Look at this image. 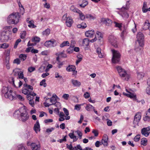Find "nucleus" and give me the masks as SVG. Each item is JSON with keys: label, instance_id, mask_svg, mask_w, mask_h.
I'll return each mask as SVG.
<instances>
[{"label": "nucleus", "instance_id": "f257e3e1", "mask_svg": "<svg viewBox=\"0 0 150 150\" xmlns=\"http://www.w3.org/2000/svg\"><path fill=\"white\" fill-rule=\"evenodd\" d=\"M1 95L11 100L16 99V98L21 101L24 100V98L18 94L16 95L13 92L11 88L8 86L3 87L1 90Z\"/></svg>", "mask_w": 150, "mask_h": 150}, {"label": "nucleus", "instance_id": "f03ea898", "mask_svg": "<svg viewBox=\"0 0 150 150\" xmlns=\"http://www.w3.org/2000/svg\"><path fill=\"white\" fill-rule=\"evenodd\" d=\"M13 116L23 122L27 121L29 118V115L26 110L24 108H21L16 110L13 114Z\"/></svg>", "mask_w": 150, "mask_h": 150}, {"label": "nucleus", "instance_id": "7ed1b4c3", "mask_svg": "<svg viewBox=\"0 0 150 150\" xmlns=\"http://www.w3.org/2000/svg\"><path fill=\"white\" fill-rule=\"evenodd\" d=\"M20 16L18 12L11 14L7 18V22L9 24H16L19 22Z\"/></svg>", "mask_w": 150, "mask_h": 150}, {"label": "nucleus", "instance_id": "20e7f679", "mask_svg": "<svg viewBox=\"0 0 150 150\" xmlns=\"http://www.w3.org/2000/svg\"><path fill=\"white\" fill-rule=\"evenodd\" d=\"M116 68L119 75L122 79L126 81L129 80L130 75L127 71L120 66L117 67Z\"/></svg>", "mask_w": 150, "mask_h": 150}, {"label": "nucleus", "instance_id": "39448f33", "mask_svg": "<svg viewBox=\"0 0 150 150\" xmlns=\"http://www.w3.org/2000/svg\"><path fill=\"white\" fill-rule=\"evenodd\" d=\"M23 88L22 90V93L25 95H27V98L28 100L30 99H33V98L30 94V93L32 92L33 88L30 85L25 83L23 85Z\"/></svg>", "mask_w": 150, "mask_h": 150}, {"label": "nucleus", "instance_id": "423d86ee", "mask_svg": "<svg viewBox=\"0 0 150 150\" xmlns=\"http://www.w3.org/2000/svg\"><path fill=\"white\" fill-rule=\"evenodd\" d=\"M9 35L10 32L8 30L0 31V41L2 42H7L10 38Z\"/></svg>", "mask_w": 150, "mask_h": 150}, {"label": "nucleus", "instance_id": "0eeeda50", "mask_svg": "<svg viewBox=\"0 0 150 150\" xmlns=\"http://www.w3.org/2000/svg\"><path fill=\"white\" fill-rule=\"evenodd\" d=\"M137 41L138 42L140 47H141V48L139 47H137V48L135 47V50L137 51L142 49V47L144 45V36L142 32H139L137 35Z\"/></svg>", "mask_w": 150, "mask_h": 150}, {"label": "nucleus", "instance_id": "6e6552de", "mask_svg": "<svg viewBox=\"0 0 150 150\" xmlns=\"http://www.w3.org/2000/svg\"><path fill=\"white\" fill-rule=\"evenodd\" d=\"M129 2V1H127L126 6H123L121 8H117L120 10L118 12V13L124 19H126L129 17V15L127 12V10L129 8V6H127L128 3Z\"/></svg>", "mask_w": 150, "mask_h": 150}, {"label": "nucleus", "instance_id": "1a4fd4ad", "mask_svg": "<svg viewBox=\"0 0 150 150\" xmlns=\"http://www.w3.org/2000/svg\"><path fill=\"white\" fill-rule=\"evenodd\" d=\"M111 51L112 53V62L113 63H118L120 60V54L118 51L114 50H112Z\"/></svg>", "mask_w": 150, "mask_h": 150}, {"label": "nucleus", "instance_id": "9d476101", "mask_svg": "<svg viewBox=\"0 0 150 150\" xmlns=\"http://www.w3.org/2000/svg\"><path fill=\"white\" fill-rule=\"evenodd\" d=\"M150 127L149 126L142 128L141 130L142 134L145 137H148L150 133Z\"/></svg>", "mask_w": 150, "mask_h": 150}, {"label": "nucleus", "instance_id": "9b49d317", "mask_svg": "<svg viewBox=\"0 0 150 150\" xmlns=\"http://www.w3.org/2000/svg\"><path fill=\"white\" fill-rule=\"evenodd\" d=\"M116 39V38L112 35H110L108 38V40L115 47H117Z\"/></svg>", "mask_w": 150, "mask_h": 150}, {"label": "nucleus", "instance_id": "f8f14e48", "mask_svg": "<svg viewBox=\"0 0 150 150\" xmlns=\"http://www.w3.org/2000/svg\"><path fill=\"white\" fill-rule=\"evenodd\" d=\"M141 118V113L140 112L137 113L134 116L133 124L137 125L140 120Z\"/></svg>", "mask_w": 150, "mask_h": 150}, {"label": "nucleus", "instance_id": "ddd939ff", "mask_svg": "<svg viewBox=\"0 0 150 150\" xmlns=\"http://www.w3.org/2000/svg\"><path fill=\"white\" fill-rule=\"evenodd\" d=\"M44 45L46 47H51L56 45V41L54 40H50L46 41L44 43Z\"/></svg>", "mask_w": 150, "mask_h": 150}, {"label": "nucleus", "instance_id": "4468645a", "mask_svg": "<svg viewBox=\"0 0 150 150\" xmlns=\"http://www.w3.org/2000/svg\"><path fill=\"white\" fill-rule=\"evenodd\" d=\"M108 136L104 134L103 136V138L101 140V143L102 144H103L105 146H107L108 144Z\"/></svg>", "mask_w": 150, "mask_h": 150}, {"label": "nucleus", "instance_id": "2eb2a0df", "mask_svg": "<svg viewBox=\"0 0 150 150\" xmlns=\"http://www.w3.org/2000/svg\"><path fill=\"white\" fill-rule=\"evenodd\" d=\"M34 129L35 132L38 133L40 131V125L38 120H37L36 123L34 124Z\"/></svg>", "mask_w": 150, "mask_h": 150}, {"label": "nucleus", "instance_id": "dca6fc26", "mask_svg": "<svg viewBox=\"0 0 150 150\" xmlns=\"http://www.w3.org/2000/svg\"><path fill=\"white\" fill-rule=\"evenodd\" d=\"M28 145H30L31 149L33 150H38V149L40 148V146L39 144H36L35 143H32L30 144L29 142L27 143Z\"/></svg>", "mask_w": 150, "mask_h": 150}, {"label": "nucleus", "instance_id": "f3484780", "mask_svg": "<svg viewBox=\"0 0 150 150\" xmlns=\"http://www.w3.org/2000/svg\"><path fill=\"white\" fill-rule=\"evenodd\" d=\"M10 59V57L9 56H7L6 57V59L4 62V65L6 66V68L8 69H10V66L9 62V60Z\"/></svg>", "mask_w": 150, "mask_h": 150}, {"label": "nucleus", "instance_id": "a211bd4d", "mask_svg": "<svg viewBox=\"0 0 150 150\" xmlns=\"http://www.w3.org/2000/svg\"><path fill=\"white\" fill-rule=\"evenodd\" d=\"M123 94L124 95L133 99L134 100H136V95L134 93L129 92V93H123Z\"/></svg>", "mask_w": 150, "mask_h": 150}, {"label": "nucleus", "instance_id": "6ab92c4d", "mask_svg": "<svg viewBox=\"0 0 150 150\" xmlns=\"http://www.w3.org/2000/svg\"><path fill=\"white\" fill-rule=\"evenodd\" d=\"M101 21L108 26L111 24L112 23L111 20L108 18H102L101 19Z\"/></svg>", "mask_w": 150, "mask_h": 150}, {"label": "nucleus", "instance_id": "aec40b11", "mask_svg": "<svg viewBox=\"0 0 150 150\" xmlns=\"http://www.w3.org/2000/svg\"><path fill=\"white\" fill-rule=\"evenodd\" d=\"M71 81L72 84L74 86L79 87L81 85V83L77 80L72 79Z\"/></svg>", "mask_w": 150, "mask_h": 150}, {"label": "nucleus", "instance_id": "412c9836", "mask_svg": "<svg viewBox=\"0 0 150 150\" xmlns=\"http://www.w3.org/2000/svg\"><path fill=\"white\" fill-rule=\"evenodd\" d=\"M94 34V30H88L85 32V35L88 37H92Z\"/></svg>", "mask_w": 150, "mask_h": 150}, {"label": "nucleus", "instance_id": "4be33fe9", "mask_svg": "<svg viewBox=\"0 0 150 150\" xmlns=\"http://www.w3.org/2000/svg\"><path fill=\"white\" fill-rule=\"evenodd\" d=\"M68 135L71 139H73L74 142L76 141L78 139V137L74 135V132L69 133Z\"/></svg>", "mask_w": 150, "mask_h": 150}, {"label": "nucleus", "instance_id": "5701e85b", "mask_svg": "<svg viewBox=\"0 0 150 150\" xmlns=\"http://www.w3.org/2000/svg\"><path fill=\"white\" fill-rule=\"evenodd\" d=\"M73 22V20L70 17H68V19L65 21L66 25L69 27L71 26Z\"/></svg>", "mask_w": 150, "mask_h": 150}, {"label": "nucleus", "instance_id": "b1692460", "mask_svg": "<svg viewBox=\"0 0 150 150\" xmlns=\"http://www.w3.org/2000/svg\"><path fill=\"white\" fill-rule=\"evenodd\" d=\"M103 34L100 32L97 31L96 32L95 37L97 38L99 40H100L103 38Z\"/></svg>", "mask_w": 150, "mask_h": 150}, {"label": "nucleus", "instance_id": "393cba45", "mask_svg": "<svg viewBox=\"0 0 150 150\" xmlns=\"http://www.w3.org/2000/svg\"><path fill=\"white\" fill-rule=\"evenodd\" d=\"M76 69V67L74 65H69L66 68V70L68 71L69 72L75 70Z\"/></svg>", "mask_w": 150, "mask_h": 150}, {"label": "nucleus", "instance_id": "a878e982", "mask_svg": "<svg viewBox=\"0 0 150 150\" xmlns=\"http://www.w3.org/2000/svg\"><path fill=\"white\" fill-rule=\"evenodd\" d=\"M55 97H57L55 94H53L52 97L50 98V101L52 105L54 104L56 102V99Z\"/></svg>", "mask_w": 150, "mask_h": 150}, {"label": "nucleus", "instance_id": "bb28decb", "mask_svg": "<svg viewBox=\"0 0 150 150\" xmlns=\"http://www.w3.org/2000/svg\"><path fill=\"white\" fill-rule=\"evenodd\" d=\"M63 110L66 115L65 116V119L66 120H69L70 118V117L69 116V112L68 110L66 108H63Z\"/></svg>", "mask_w": 150, "mask_h": 150}, {"label": "nucleus", "instance_id": "cd10ccee", "mask_svg": "<svg viewBox=\"0 0 150 150\" xmlns=\"http://www.w3.org/2000/svg\"><path fill=\"white\" fill-rule=\"evenodd\" d=\"M70 10L73 12L79 13L80 10L76 8L74 6H71L70 8Z\"/></svg>", "mask_w": 150, "mask_h": 150}, {"label": "nucleus", "instance_id": "c85d7f7f", "mask_svg": "<svg viewBox=\"0 0 150 150\" xmlns=\"http://www.w3.org/2000/svg\"><path fill=\"white\" fill-rule=\"evenodd\" d=\"M85 108L88 111H91L94 108V107L90 104H87Z\"/></svg>", "mask_w": 150, "mask_h": 150}, {"label": "nucleus", "instance_id": "c756f323", "mask_svg": "<svg viewBox=\"0 0 150 150\" xmlns=\"http://www.w3.org/2000/svg\"><path fill=\"white\" fill-rule=\"evenodd\" d=\"M89 40L88 38H85L83 39L82 42V45L84 46H87L89 44Z\"/></svg>", "mask_w": 150, "mask_h": 150}, {"label": "nucleus", "instance_id": "7c9ffc66", "mask_svg": "<svg viewBox=\"0 0 150 150\" xmlns=\"http://www.w3.org/2000/svg\"><path fill=\"white\" fill-rule=\"evenodd\" d=\"M96 52L98 53V56L100 58L103 57V55L101 52V50L100 47H98L96 49Z\"/></svg>", "mask_w": 150, "mask_h": 150}, {"label": "nucleus", "instance_id": "2f4dec72", "mask_svg": "<svg viewBox=\"0 0 150 150\" xmlns=\"http://www.w3.org/2000/svg\"><path fill=\"white\" fill-rule=\"evenodd\" d=\"M50 29L49 28H47L43 31L42 33L44 36H47L50 34Z\"/></svg>", "mask_w": 150, "mask_h": 150}, {"label": "nucleus", "instance_id": "473e14b6", "mask_svg": "<svg viewBox=\"0 0 150 150\" xmlns=\"http://www.w3.org/2000/svg\"><path fill=\"white\" fill-rule=\"evenodd\" d=\"M70 43L68 41H65L62 42L60 45L61 47H63L66 46H69Z\"/></svg>", "mask_w": 150, "mask_h": 150}, {"label": "nucleus", "instance_id": "72a5a7b5", "mask_svg": "<svg viewBox=\"0 0 150 150\" xmlns=\"http://www.w3.org/2000/svg\"><path fill=\"white\" fill-rule=\"evenodd\" d=\"M87 27V25L85 23H82L80 24L77 25V27L79 28L83 29Z\"/></svg>", "mask_w": 150, "mask_h": 150}, {"label": "nucleus", "instance_id": "f704fd0d", "mask_svg": "<svg viewBox=\"0 0 150 150\" xmlns=\"http://www.w3.org/2000/svg\"><path fill=\"white\" fill-rule=\"evenodd\" d=\"M150 115L149 114L148 112H147L146 115L145 117H144L143 119L144 121L149 122L150 120Z\"/></svg>", "mask_w": 150, "mask_h": 150}, {"label": "nucleus", "instance_id": "c9c22d12", "mask_svg": "<svg viewBox=\"0 0 150 150\" xmlns=\"http://www.w3.org/2000/svg\"><path fill=\"white\" fill-rule=\"evenodd\" d=\"M147 4L146 2H144L143 4V5L142 8V11L144 13H146L147 12Z\"/></svg>", "mask_w": 150, "mask_h": 150}, {"label": "nucleus", "instance_id": "e433bc0d", "mask_svg": "<svg viewBox=\"0 0 150 150\" xmlns=\"http://www.w3.org/2000/svg\"><path fill=\"white\" fill-rule=\"evenodd\" d=\"M82 3L79 5L80 7L82 8H84L86 6H87L88 4V2L86 0H83Z\"/></svg>", "mask_w": 150, "mask_h": 150}, {"label": "nucleus", "instance_id": "4c0bfd02", "mask_svg": "<svg viewBox=\"0 0 150 150\" xmlns=\"http://www.w3.org/2000/svg\"><path fill=\"white\" fill-rule=\"evenodd\" d=\"M127 33V32L125 28L121 33L120 36L122 39H124Z\"/></svg>", "mask_w": 150, "mask_h": 150}, {"label": "nucleus", "instance_id": "58836bf2", "mask_svg": "<svg viewBox=\"0 0 150 150\" xmlns=\"http://www.w3.org/2000/svg\"><path fill=\"white\" fill-rule=\"evenodd\" d=\"M113 23L115 27L118 28L120 30H122L121 27L122 26V23H119L116 21H114Z\"/></svg>", "mask_w": 150, "mask_h": 150}, {"label": "nucleus", "instance_id": "ea45409f", "mask_svg": "<svg viewBox=\"0 0 150 150\" xmlns=\"http://www.w3.org/2000/svg\"><path fill=\"white\" fill-rule=\"evenodd\" d=\"M29 24L28 25V26L30 28H35L36 27V26L34 24V22L33 21H29Z\"/></svg>", "mask_w": 150, "mask_h": 150}, {"label": "nucleus", "instance_id": "a19ab883", "mask_svg": "<svg viewBox=\"0 0 150 150\" xmlns=\"http://www.w3.org/2000/svg\"><path fill=\"white\" fill-rule=\"evenodd\" d=\"M57 67L58 69H60L62 68L64 64V62H57Z\"/></svg>", "mask_w": 150, "mask_h": 150}, {"label": "nucleus", "instance_id": "79ce46f5", "mask_svg": "<svg viewBox=\"0 0 150 150\" xmlns=\"http://www.w3.org/2000/svg\"><path fill=\"white\" fill-rule=\"evenodd\" d=\"M149 25H150V23L149 22V21L148 20H147L144 23V26L143 27V29L145 30H146L147 29H145L144 28L148 27V26H149Z\"/></svg>", "mask_w": 150, "mask_h": 150}, {"label": "nucleus", "instance_id": "37998d69", "mask_svg": "<svg viewBox=\"0 0 150 150\" xmlns=\"http://www.w3.org/2000/svg\"><path fill=\"white\" fill-rule=\"evenodd\" d=\"M144 73L143 72H141L138 73L137 78L139 79L142 78L144 76Z\"/></svg>", "mask_w": 150, "mask_h": 150}, {"label": "nucleus", "instance_id": "c03bdc74", "mask_svg": "<svg viewBox=\"0 0 150 150\" xmlns=\"http://www.w3.org/2000/svg\"><path fill=\"white\" fill-rule=\"evenodd\" d=\"M79 14V17L80 19L82 20H84L86 18V16H85L82 13V12L80 11V12L79 13H78Z\"/></svg>", "mask_w": 150, "mask_h": 150}, {"label": "nucleus", "instance_id": "a18cd8bd", "mask_svg": "<svg viewBox=\"0 0 150 150\" xmlns=\"http://www.w3.org/2000/svg\"><path fill=\"white\" fill-rule=\"evenodd\" d=\"M26 35V32L25 31H23L20 33V38L22 39H24Z\"/></svg>", "mask_w": 150, "mask_h": 150}, {"label": "nucleus", "instance_id": "49530a36", "mask_svg": "<svg viewBox=\"0 0 150 150\" xmlns=\"http://www.w3.org/2000/svg\"><path fill=\"white\" fill-rule=\"evenodd\" d=\"M40 41V38L38 37H35L33 38L32 39V42H39Z\"/></svg>", "mask_w": 150, "mask_h": 150}, {"label": "nucleus", "instance_id": "de8ad7c7", "mask_svg": "<svg viewBox=\"0 0 150 150\" xmlns=\"http://www.w3.org/2000/svg\"><path fill=\"white\" fill-rule=\"evenodd\" d=\"M19 58L21 60L24 61L26 59V56L24 54H21L19 56Z\"/></svg>", "mask_w": 150, "mask_h": 150}, {"label": "nucleus", "instance_id": "09e8293b", "mask_svg": "<svg viewBox=\"0 0 150 150\" xmlns=\"http://www.w3.org/2000/svg\"><path fill=\"white\" fill-rule=\"evenodd\" d=\"M83 104H76L75 105L74 109L77 111L79 110L81 108V105Z\"/></svg>", "mask_w": 150, "mask_h": 150}, {"label": "nucleus", "instance_id": "8fccbe9b", "mask_svg": "<svg viewBox=\"0 0 150 150\" xmlns=\"http://www.w3.org/2000/svg\"><path fill=\"white\" fill-rule=\"evenodd\" d=\"M64 52H59L57 53V54L60 56V57H67V55Z\"/></svg>", "mask_w": 150, "mask_h": 150}, {"label": "nucleus", "instance_id": "3c124183", "mask_svg": "<svg viewBox=\"0 0 150 150\" xmlns=\"http://www.w3.org/2000/svg\"><path fill=\"white\" fill-rule=\"evenodd\" d=\"M75 132L78 135L79 139H81L82 136V133L79 130H77L75 131Z\"/></svg>", "mask_w": 150, "mask_h": 150}, {"label": "nucleus", "instance_id": "603ef678", "mask_svg": "<svg viewBox=\"0 0 150 150\" xmlns=\"http://www.w3.org/2000/svg\"><path fill=\"white\" fill-rule=\"evenodd\" d=\"M46 67L45 66H42L40 67L38 69V71L39 72L41 73L45 71Z\"/></svg>", "mask_w": 150, "mask_h": 150}, {"label": "nucleus", "instance_id": "864d4df0", "mask_svg": "<svg viewBox=\"0 0 150 150\" xmlns=\"http://www.w3.org/2000/svg\"><path fill=\"white\" fill-rule=\"evenodd\" d=\"M67 137V135L65 136H63V138L62 139H59L57 140L58 142H59L60 143L63 142H66L67 141L66 137Z\"/></svg>", "mask_w": 150, "mask_h": 150}, {"label": "nucleus", "instance_id": "5fc2aeb1", "mask_svg": "<svg viewBox=\"0 0 150 150\" xmlns=\"http://www.w3.org/2000/svg\"><path fill=\"white\" fill-rule=\"evenodd\" d=\"M86 18H89L90 19H94L96 18L95 16H93L91 14H86Z\"/></svg>", "mask_w": 150, "mask_h": 150}, {"label": "nucleus", "instance_id": "6e6d98bb", "mask_svg": "<svg viewBox=\"0 0 150 150\" xmlns=\"http://www.w3.org/2000/svg\"><path fill=\"white\" fill-rule=\"evenodd\" d=\"M18 150H27L25 147L22 144L19 145L18 146Z\"/></svg>", "mask_w": 150, "mask_h": 150}, {"label": "nucleus", "instance_id": "4d7b16f0", "mask_svg": "<svg viewBox=\"0 0 150 150\" xmlns=\"http://www.w3.org/2000/svg\"><path fill=\"white\" fill-rule=\"evenodd\" d=\"M46 80L45 79H43L42 81L40 82V86H43L45 87L47 85L45 83Z\"/></svg>", "mask_w": 150, "mask_h": 150}, {"label": "nucleus", "instance_id": "13d9d810", "mask_svg": "<svg viewBox=\"0 0 150 150\" xmlns=\"http://www.w3.org/2000/svg\"><path fill=\"white\" fill-rule=\"evenodd\" d=\"M18 77L20 79H23L24 78V74L23 72L20 71L18 74Z\"/></svg>", "mask_w": 150, "mask_h": 150}, {"label": "nucleus", "instance_id": "bf43d9fd", "mask_svg": "<svg viewBox=\"0 0 150 150\" xmlns=\"http://www.w3.org/2000/svg\"><path fill=\"white\" fill-rule=\"evenodd\" d=\"M8 47V45L6 43H4L0 45V48H6Z\"/></svg>", "mask_w": 150, "mask_h": 150}, {"label": "nucleus", "instance_id": "052dcab7", "mask_svg": "<svg viewBox=\"0 0 150 150\" xmlns=\"http://www.w3.org/2000/svg\"><path fill=\"white\" fill-rule=\"evenodd\" d=\"M10 83L12 84L15 87H16V85L14 84V80L13 77H11L9 80Z\"/></svg>", "mask_w": 150, "mask_h": 150}, {"label": "nucleus", "instance_id": "680f3d73", "mask_svg": "<svg viewBox=\"0 0 150 150\" xmlns=\"http://www.w3.org/2000/svg\"><path fill=\"white\" fill-rule=\"evenodd\" d=\"M147 143V141L146 139H142L141 142V144L143 145L144 146L146 145Z\"/></svg>", "mask_w": 150, "mask_h": 150}, {"label": "nucleus", "instance_id": "e2e57ef3", "mask_svg": "<svg viewBox=\"0 0 150 150\" xmlns=\"http://www.w3.org/2000/svg\"><path fill=\"white\" fill-rule=\"evenodd\" d=\"M49 53V52L48 50H45L41 52V54L42 55H47Z\"/></svg>", "mask_w": 150, "mask_h": 150}, {"label": "nucleus", "instance_id": "0e129e2a", "mask_svg": "<svg viewBox=\"0 0 150 150\" xmlns=\"http://www.w3.org/2000/svg\"><path fill=\"white\" fill-rule=\"evenodd\" d=\"M21 41V40L20 39H19L17 40L16 42L15 45H14V48H16L17 47V45H18L19 43Z\"/></svg>", "mask_w": 150, "mask_h": 150}, {"label": "nucleus", "instance_id": "69168bd1", "mask_svg": "<svg viewBox=\"0 0 150 150\" xmlns=\"http://www.w3.org/2000/svg\"><path fill=\"white\" fill-rule=\"evenodd\" d=\"M52 67V64H49L47 65V68L45 69V71L46 72H47L49 71L50 69Z\"/></svg>", "mask_w": 150, "mask_h": 150}, {"label": "nucleus", "instance_id": "338daca9", "mask_svg": "<svg viewBox=\"0 0 150 150\" xmlns=\"http://www.w3.org/2000/svg\"><path fill=\"white\" fill-rule=\"evenodd\" d=\"M29 103L32 107H33L35 105V102L33 99H30L29 100Z\"/></svg>", "mask_w": 150, "mask_h": 150}, {"label": "nucleus", "instance_id": "774afa93", "mask_svg": "<svg viewBox=\"0 0 150 150\" xmlns=\"http://www.w3.org/2000/svg\"><path fill=\"white\" fill-rule=\"evenodd\" d=\"M140 138V135L139 134L137 135L136 136L134 139V140L135 142H138L139 141Z\"/></svg>", "mask_w": 150, "mask_h": 150}]
</instances>
